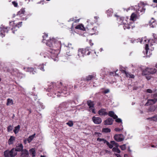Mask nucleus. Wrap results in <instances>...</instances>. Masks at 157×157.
Listing matches in <instances>:
<instances>
[{"label":"nucleus","instance_id":"f257e3e1","mask_svg":"<svg viewBox=\"0 0 157 157\" xmlns=\"http://www.w3.org/2000/svg\"><path fill=\"white\" fill-rule=\"evenodd\" d=\"M59 53V50L57 49L50 48V56H51V59L54 61H57L58 58L57 56Z\"/></svg>","mask_w":157,"mask_h":157},{"label":"nucleus","instance_id":"f03ea898","mask_svg":"<svg viewBox=\"0 0 157 157\" xmlns=\"http://www.w3.org/2000/svg\"><path fill=\"white\" fill-rule=\"evenodd\" d=\"M17 154L15 148H13L10 151L6 150L4 152V156L5 157H14Z\"/></svg>","mask_w":157,"mask_h":157},{"label":"nucleus","instance_id":"7ed1b4c3","mask_svg":"<svg viewBox=\"0 0 157 157\" xmlns=\"http://www.w3.org/2000/svg\"><path fill=\"white\" fill-rule=\"evenodd\" d=\"M157 70L154 68H147L143 72V74L144 75L147 74H153L156 72Z\"/></svg>","mask_w":157,"mask_h":157},{"label":"nucleus","instance_id":"20e7f679","mask_svg":"<svg viewBox=\"0 0 157 157\" xmlns=\"http://www.w3.org/2000/svg\"><path fill=\"white\" fill-rule=\"evenodd\" d=\"M86 49H79L78 50V57H83L85 55H86Z\"/></svg>","mask_w":157,"mask_h":157},{"label":"nucleus","instance_id":"39448f33","mask_svg":"<svg viewBox=\"0 0 157 157\" xmlns=\"http://www.w3.org/2000/svg\"><path fill=\"white\" fill-rule=\"evenodd\" d=\"M115 140L117 142H121L124 140L123 136L121 134L119 135H115L114 137Z\"/></svg>","mask_w":157,"mask_h":157},{"label":"nucleus","instance_id":"423d86ee","mask_svg":"<svg viewBox=\"0 0 157 157\" xmlns=\"http://www.w3.org/2000/svg\"><path fill=\"white\" fill-rule=\"evenodd\" d=\"M92 120L94 123L96 124H99L102 122L101 119L99 117L94 116L92 117Z\"/></svg>","mask_w":157,"mask_h":157},{"label":"nucleus","instance_id":"0eeeda50","mask_svg":"<svg viewBox=\"0 0 157 157\" xmlns=\"http://www.w3.org/2000/svg\"><path fill=\"white\" fill-rule=\"evenodd\" d=\"M48 36V34H45L43 36V39L42 40V42L44 43H45L48 46L49 45V40Z\"/></svg>","mask_w":157,"mask_h":157},{"label":"nucleus","instance_id":"6e6552de","mask_svg":"<svg viewBox=\"0 0 157 157\" xmlns=\"http://www.w3.org/2000/svg\"><path fill=\"white\" fill-rule=\"evenodd\" d=\"M68 103L66 102H63L60 104L59 107V110H61V111H63L64 109L66 108L67 106Z\"/></svg>","mask_w":157,"mask_h":157},{"label":"nucleus","instance_id":"1a4fd4ad","mask_svg":"<svg viewBox=\"0 0 157 157\" xmlns=\"http://www.w3.org/2000/svg\"><path fill=\"white\" fill-rule=\"evenodd\" d=\"M29 156V153L28 150L26 149H23L21 154V157H28Z\"/></svg>","mask_w":157,"mask_h":157},{"label":"nucleus","instance_id":"9d476101","mask_svg":"<svg viewBox=\"0 0 157 157\" xmlns=\"http://www.w3.org/2000/svg\"><path fill=\"white\" fill-rule=\"evenodd\" d=\"M57 42V41L54 38L50 39V47L56 46V44Z\"/></svg>","mask_w":157,"mask_h":157},{"label":"nucleus","instance_id":"9b49d317","mask_svg":"<svg viewBox=\"0 0 157 157\" xmlns=\"http://www.w3.org/2000/svg\"><path fill=\"white\" fill-rule=\"evenodd\" d=\"M113 121L111 118H109L104 121V124L105 125H111L113 124Z\"/></svg>","mask_w":157,"mask_h":157},{"label":"nucleus","instance_id":"f8f14e48","mask_svg":"<svg viewBox=\"0 0 157 157\" xmlns=\"http://www.w3.org/2000/svg\"><path fill=\"white\" fill-rule=\"evenodd\" d=\"M23 146L22 144H18L16 146V148H15L16 152L21 151L23 149Z\"/></svg>","mask_w":157,"mask_h":157},{"label":"nucleus","instance_id":"ddd939ff","mask_svg":"<svg viewBox=\"0 0 157 157\" xmlns=\"http://www.w3.org/2000/svg\"><path fill=\"white\" fill-rule=\"evenodd\" d=\"M157 101V99L154 98L153 99H149L146 104V105H149L155 104Z\"/></svg>","mask_w":157,"mask_h":157},{"label":"nucleus","instance_id":"4468645a","mask_svg":"<svg viewBox=\"0 0 157 157\" xmlns=\"http://www.w3.org/2000/svg\"><path fill=\"white\" fill-rule=\"evenodd\" d=\"M98 113L101 116L105 115L108 114L105 111V110L104 109L100 110L98 112Z\"/></svg>","mask_w":157,"mask_h":157},{"label":"nucleus","instance_id":"2eb2a0df","mask_svg":"<svg viewBox=\"0 0 157 157\" xmlns=\"http://www.w3.org/2000/svg\"><path fill=\"white\" fill-rule=\"evenodd\" d=\"M96 75L95 74H93L92 75H89L86 77V80L87 81L90 80L93 78H95Z\"/></svg>","mask_w":157,"mask_h":157},{"label":"nucleus","instance_id":"dca6fc26","mask_svg":"<svg viewBox=\"0 0 157 157\" xmlns=\"http://www.w3.org/2000/svg\"><path fill=\"white\" fill-rule=\"evenodd\" d=\"M109 116L112 117L113 119H116L117 118V116L115 114L114 112L113 111H110L108 113Z\"/></svg>","mask_w":157,"mask_h":157},{"label":"nucleus","instance_id":"f3484780","mask_svg":"<svg viewBox=\"0 0 157 157\" xmlns=\"http://www.w3.org/2000/svg\"><path fill=\"white\" fill-rule=\"evenodd\" d=\"M87 104L90 108V110L91 109V108L94 107V104L93 102L91 100H88L87 101Z\"/></svg>","mask_w":157,"mask_h":157},{"label":"nucleus","instance_id":"a211bd4d","mask_svg":"<svg viewBox=\"0 0 157 157\" xmlns=\"http://www.w3.org/2000/svg\"><path fill=\"white\" fill-rule=\"evenodd\" d=\"M149 25L152 28H154L155 26V23L153 18H152L151 20L149 22Z\"/></svg>","mask_w":157,"mask_h":157},{"label":"nucleus","instance_id":"6ab92c4d","mask_svg":"<svg viewBox=\"0 0 157 157\" xmlns=\"http://www.w3.org/2000/svg\"><path fill=\"white\" fill-rule=\"evenodd\" d=\"M25 10L24 8H22L20 11L17 13V15H19L20 16H22L25 13Z\"/></svg>","mask_w":157,"mask_h":157},{"label":"nucleus","instance_id":"aec40b11","mask_svg":"<svg viewBox=\"0 0 157 157\" xmlns=\"http://www.w3.org/2000/svg\"><path fill=\"white\" fill-rule=\"evenodd\" d=\"M137 18V15L134 13H133L131 15L130 20L133 21H136Z\"/></svg>","mask_w":157,"mask_h":157},{"label":"nucleus","instance_id":"412c9836","mask_svg":"<svg viewBox=\"0 0 157 157\" xmlns=\"http://www.w3.org/2000/svg\"><path fill=\"white\" fill-rule=\"evenodd\" d=\"M145 10V9L144 8V7H143L141 8H140L138 9V13L139 14L141 13V14H142L144 13Z\"/></svg>","mask_w":157,"mask_h":157},{"label":"nucleus","instance_id":"4be33fe9","mask_svg":"<svg viewBox=\"0 0 157 157\" xmlns=\"http://www.w3.org/2000/svg\"><path fill=\"white\" fill-rule=\"evenodd\" d=\"M15 140V137L11 136L8 141V143L9 145L12 144L13 143V141Z\"/></svg>","mask_w":157,"mask_h":157},{"label":"nucleus","instance_id":"5701e85b","mask_svg":"<svg viewBox=\"0 0 157 157\" xmlns=\"http://www.w3.org/2000/svg\"><path fill=\"white\" fill-rule=\"evenodd\" d=\"M30 154L33 157H34L36 155V151L34 148H32L29 151Z\"/></svg>","mask_w":157,"mask_h":157},{"label":"nucleus","instance_id":"b1692460","mask_svg":"<svg viewBox=\"0 0 157 157\" xmlns=\"http://www.w3.org/2000/svg\"><path fill=\"white\" fill-rule=\"evenodd\" d=\"M75 28L77 29H79L82 30H85V28L82 25H77L75 27Z\"/></svg>","mask_w":157,"mask_h":157},{"label":"nucleus","instance_id":"393cba45","mask_svg":"<svg viewBox=\"0 0 157 157\" xmlns=\"http://www.w3.org/2000/svg\"><path fill=\"white\" fill-rule=\"evenodd\" d=\"M153 36L155 40H151V44L152 43H155L156 42H157V36L156 35L155 33H153ZM151 45H152V44H151Z\"/></svg>","mask_w":157,"mask_h":157},{"label":"nucleus","instance_id":"a878e982","mask_svg":"<svg viewBox=\"0 0 157 157\" xmlns=\"http://www.w3.org/2000/svg\"><path fill=\"white\" fill-rule=\"evenodd\" d=\"M36 134L34 133L32 135L30 136L28 138L27 141L29 143H30L33 139L34 138Z\"/></svg>","mask_w":157,"mask_h":157},{"label":"nucleus","instance_id":"bb28decb","mask_svg":"<svg viewBox=\"0 0 157 157\" xmlns=\"http://www.w3.org/2000/svg\"><path fill=\"white\" fill-rule=\"evenodd\" d=\"M20 128V125H18L17 126L15 127L14 129L13 130V131L15 134H17L19 131Z\"/></svg>","mask_w":157,"mask_h":157},{"label":"nucleus","instance_id":"cd10ccee","mask_svg":"<svg viewBox=\"0 0 157 157\" xmlns=\"http://www.w3.org/2000/svg\"><path fill=\"white\" fill-rule=\"evenodd\" d=\"M147 119L157 122V115H155L151 117L148 118Z\"/></svg>","mask_w":157,"mask_h":157},{"label":"nucleus","instance_id":"c85d7f7f","mask_svg":"<svg viewBox=\"0 0 157 157\" xmlns=\"http://www.w3.org/2000/svg\"><path fill=\"white\" fill-rule=\"evenodd\" d=\"M7 101V102L6 105H12L13 104V101L12 99H11L10 98H8Z\"/></svg>","mask_w":157,"mask_h":157},{"label":"nucleus","instance_id":"c756f323","mask_svg":"<svg viewBox=\"0 0 157 157\" xmlns=\"http://www.w3.org/2000/svg\"><path fill=\"white\" fill-rule=\"evenodd\" d=\"M106 13L108 16H111L113 13V10L112 9H110L107 11Z\"/></svg>","mask_w":157,"mask_h":157},{"label":"nucleus","instance_id":"7c9ffc66","mask_svg":"<svg viewBox=\"0 0 157 157\" xmlns=\"http://www.w3.org/2000/svg\"><path fill=\"white\" fill-rule=\"evenodd\" d=\"M24 69L25 70L26 72H33V68L31 67H24Z\"/></svg>","mask_w":157,"mask_h":157},{"label":"nucleus","instance_id":"2f4dec72","mask_svg":"<svg viewBox=\"0 0 157 157\" xmlns=\"http://www.w3.org/2000/svg\"><path fill=\"white\" fill-rule=\"evenodd\" d=\"M38 68L44 71V68H46V65L44 64H40L38 66Z\"/></svg>","mask_w":157,"mask_h":157},{"label":"nucleus","instance_id":"473e14b6","mask_svg":"<svg viewBox=\"0 0 157 157\" xmlns=\"http://www.w3.org/2000/svg\"><path fill=\"white\" fill-rule=\"evenodd\" d=\"M97 141H99L100 142H102L104 143H106L107 142V140L104 139H101L99 138H98L97 139Z\"/></svg>","mask_w":157,"mask_h":157},{"label":"nucleus","instance_id":"72a5a7b5","mask_svg":"<svg viewBox=\"0 0 157 157\" xmlns=\"http://www.w3.org/2000/svg\"><path fill=\"white\" fill-rule=\"evenodd\" d=\"M113 151L114 152H116L117 153H120V151L117 147H113L112 149Z\"/></svg>","mask_w":157,"mask_h":157},{"label":"nucleus","instance_id":"f704fd0d","mask_svg":"<svg viewBox=\"0 0 157 157\" xmlns=\"http://www.w3.org/2000/svg\"><path fill=\"white\" fill-rule=\"evenodd\" d=\"M102 131L105 132H109L111 131V130L108 128H103L102 129Z\"/></svg>","mask_w":157,"mask_h":157},{"label":"nucleus","instance_id":"c9c22d12","mask_svg":"<svg viewBox=\"0 0 157 157\" xmlns=\"http://www.w3.org/2000/svg\"><path fill=\"white\" fill-rule=\"evenodd\" d=\"M110 143L111 144H113V146H115L117 147H118L119 146L118 144L117 143H116L114 141H111Z\"/></svg>","mask_w":157,"mask_h":157},{"label":"nucleus","instance_id":"e433bc0d","mask_svg":"<svg viewBox=\"0 0 157 157\" xmlns=\"http://www.w3.org/2000/svg\"><path fill=\"white\" fill-rule=\"evenodd\" d=\"M123 28L124 30H125L126 29H129L130 28V27L128 24H126L124 25Z\"/></svg>","mask_w":157,"mask_h":157},{"label":"nucleus","instance_id":"4c0bfd02","mask_svg":"<svg viewBox=\"0 0 157 157\" xmlns=\"http://www.w3.org/2000/svg\"><path fill=\"white\" fill-rule=\"evenodd\" d=\"M106 144L109 146L110 148H112L113 147V144H110L107 141L106 143Z\"/></svg>","mask_w":157,"mask_h":157},{"label":"nucleus","instance_id":"58836bf2","mask_svg":"<svg viewBox=\"0 0 157 157\" xmlns=\"http://www.w3.org/2000/svg\"><path fill=\"white\" fill-rule=\"evenodd\" d=\"M66 124L70 127H72L73 125V123L72 121H69L66 123Z\"/></svg>","mask_w":157,"mask_h":157},{"label":"nucleus","instance_id":"ea45409f","mask_svg":"<svg viewBox=\"0 0 157 157\" xmlns=\"http://www.w3.org/2000/svg\"><path fill=\"white\" fill-rule=\"evenodd\" d=\"M146 41V37H144L141 38V40L140 41L141 43H144Z\"/></svg>","mask_w":157,"mask_h":157},{"label":"nucleus","instance_id":"a19ab883","mask_svg":"<svg viewBox=\"0 0 157 157\" xmlns=\"http://www.w3.org/2000/svg\"><path fill=\"white\" fill-rule=\"evenodd\" d=\"M155 109V106H151L149 109V111L151 112L154 111Z\"/></svg>","mask_w":157,"mask_h":157},{"label":"nucleus","instance_id":"79ce46f5","mask_svg":"<svg viewBox=\"0 0 157 157\" xmlns=\"http://www.w3.org/2000/svg\"><path fill=\"white\" fill-rule=\"evenodd\" d=\"M110 92V90L109 89H107L103 91H101V92L102 93L106 94L109 93Z\"/></svg>","mask_w":157,"mask_h":157},{"label":"nucleus","instance_id":"37998d69","mask_svg":"<svg viewBox=\"0 0 157 157\" xmlns=\"http://www.w3.org/2000/svg\"><path fill=\"white\" fill-rule=\"evenodd\" d=\"M120 148L122 150H124L126 149V145L125 144H123L120 146Z\"/></svg>","mask_w":157,"mask_h":157},{"label":"nucleus","instance_id":"c03bdc74","mask_svg":"<svg viewBox=\"0 0 157 157\" xmlns=\"http://www.w3.org/2000/svg\"><path fill=\"white\" fill-rule=\"evenodd\" d=\"M96 29H97L96 27H94V28H93V29H92L91 31H93V33H91L92 35H93V34L95 33L96 32Z\"/></svg>","mask_w":157,"mask_h":157},{"label":"nucleus","instance_id":"a18cd8bd","mask_svg":"<svg viewBox=\"0 0 157 157\" xmlns=\"http://www.w3.org/2000/svg\"><path fill=\"white\" fill-rule=\"evenodd\" d=\"M13 129V127L11 125H9L7 127V130L8 132H10L12 131Z\"/></svg>","mask_w":157,"mask_h":157},{"label":"nucleus","instance_id":"49530a36","mask_svg":"<svg viewBox=\"0 0 157 157\" xmlns=\"http://www.w3.org/2000/svg\"><path fill=\"white\" fill-rule=\"evenodd\" d=\"M115 121L118 123H121V124H122V120L120 118H117L116 119Z\"/></svg>","mask_w":157,"mask_h":157},{"label":"nucleus","instance_id":"de8ad7c7","mask_svg":"<svg viewBox=\"0 0 157 157\" xmlns=\"http://www.w3.org/2000/svg\"><path fill=\"white\" fill-rule=\"evenodd\" d=\"M65 46L67 47H68L69 48H73V47H72V44L70 43H68L66 45H65Z\"/></svg>","mask_w":157,"mask_h":157},{"label":"nucleus","instance_id":"09e8293b","mask_svg":"<svg viewBox=\"0 0 157 157\" xmlns=\"http://www.w3.org/2000/svg\"><path fill=\"white\" fill-rule=\"evenodd\" d=\"M8 27H6L5 28H3L2 30H3V31L4 32L6 33H8Z\"/></svg>","mask_w":157,"mask_h":157},{"label":"nucleus","instance_id":"8fccbe9b","mask_svg":"<svg viewBox=\"0 0 157 157\" xmlns=\"http://www.w3.org/2000/svg\"><path fill=\"white\" fill-rule=\"evenodd\" d=\"M12 3L15 7H17L18 6V4L15 1L12 2Z\"/></svg>","mask_w":157,"mask_h":157},{"label":"nucleus","instance_id":"3c124183","mask_svg":"<svg viewBox=\"0 0 157 157\" xmlns=\"http://www.w3.org/2000/svg\"><path fill=\"white\" fill-rule=\"evenodd\" d=\"M123 129V128H115V130L116 132H120Z\"/></svg>","mask_w":157,"mask_h":157},{"label":"nucleus","instance_id":"603ef678","mask_svg":"<svg viewBox=\"0 0 157 157\" xmlns=\"http://www.w3.org/2000/svg\"><path fill=\"white\" fill-rule=\"evenodd\" d=\"M145 48L146 52V53L147 54V50L149 49L148 45L147 44H146Z\"/></svg>","mask_w":157,"mask_h":157},{"label":"nucleus","instance_id":"864d4df0","mask_svg":"<svg viewBox=\"0 0 157 157\" xmlns=\"http://www.w3.org/2000/svg\"><path fill=\"white\" fill-rule=\"evenodd\" d=\"M85 49H86V55H89L90 54V52L89 51V49L88 48H85Z\"/></svg>","mask_w":157,"mask_h":157},{"label":"nucleus","instance_id":"5fc2aeb1","mask_svg":"<svg viewBox=\"0 0 157 157\" xmlns=\"http://www.w3.org/2000/svg\"><path fill=\"white\" fill-rule=\"evenodd\" d=\"M22 22H19L16 25V26H18V27L19 28L20 27H21V25H22Z\"/></svg>","mask_w":157,"mask_h":157},{"label":"nucleus","instance_id":"6e6d98bb","mask_svg":"<svg viewBox=\"0 0 157 157\" xmlns=\"http://www.w3.org/2000/svg\"><path fill=\"white\" fill-rule=\"evenodd\" d=\"M147 93H151L152 92V91L150 89H148L147 90Z\"/></svg>","mask_w":157,"mask_h":157},{"label":"nucleus","instance_id":"4d7b16f0","mask_svg":"<svg viewBox=\"0 0 157 157\" xmlns=\"http://www.w3.org/2000/svg\"><path fill=\"white\" fill-rule=\"evenodd\" d=\"M125 74L126 75V76L127 77H129L130 74V73H128L127 72H126V73H125Z\"/></svg>","mask_w":157,"mask_h":157},{"label":"nucleus","instance_id":"13d9d810","mask_svg":"<svg viewBox=\"0 0 157 157\" xmlns=\"http://www.w3.org/2000/svg\"><path fill=\"white\" fill-rule=\"evenodd\" d=\"M91 110H92V112L94 114H95L96 113L95 110L94 109H93V108H91Z\"/></svg>","mask_w":157,"mask_h":157},{"label":"nucleus","instance_id":"bf43d9fd","mask_svg":"<svg viewBox=\"0 0 157 157\" xmlns=\"http://www.w3.org/2000/svg\"><path fill=\"white\" fill-rule=\"evenodd\" d=\"M129 78H134V75L132 74H130Z\"/></svg>","mask_w":157,"mask_h":157},{"label":"nucleus","instance_id":"052dcab7","mask_svg":"<svg viewBox=\"0 0 157 157\" xmlns=\"http://www.w3.org/2000/svg\"><path fill=\"white\" fill-rule=\"evenodd\" d=\"M52 86L51 87V88H50V89H52V87L54 88V86L55 85V83H52Z\"/></svg>","mask_w":157,"mask_h":157},{"label":"nucleus","instance_id":"680f3d73","mask_svg":"<svg viewBox=\"0 0 157 157\" xmlns=\"http://www.w3.org/2000/svg\"><path fill=\"white\" fill-rule=\"evenodd\" d=\"M121 71V72L122 73H124L125 74V73H126V72H127L125 71L124 70H120Z\"/></svg>","mask_w":157,"mask_h":157},{"label":"nucleus","instance_id":"e2e57ef3","mask_svg":"<svg viewBox=\"0 0 157 157\" xmlns=\"http://www.w3.org/2000/svg\"><path fill=\"white\" fill-rule=\"evenodd\" d=\"M115 155L117 157H121L120 155L118 154H115Z\"/></svg>","mask_w":157,"mask_h":157},{"label":"nucleus","instance_id":"0e129e2a","mask_svg":"<svg viewBox=\"0 0 157 157\" xmlns=\"http://www.w3.org/2000/svg\"><path fill=\"white\" fill-rule=\"evenodd\" d=\"M61 92H62V93H63L64 94H66V90H62Z\"/></svg>","mask_w":157,"mask_h":157},{"label":"nucleus","instance_id":"69168bd1","mask_svg":"<svg viewBox=\"0 0 157 157\" xmlns=\"http://www.w3.org/2000/svg\"><path fill=\"white\" fill-rule=\"evenodd\" d=\"M152 147H157V145L155 146L154 145H152L151 146Z\"/></svg>","mask_w":157,"mask_h":157},{"label":"nucleus","instance_id":"338daca9","mask_svg":"<svg viewBox=\"0 0 157 157\" xmlns=\"http://www.w3.org/2000/svg\"><path fill=\"white\" fill-rule=\"evenodd\" d=\"M79 21V19H78V20H75V22H78Z\"/></svg>","mask_w":157,"mask_h":157},{"label":"nucleus","instance_id":"774afa93","mask_svg":"<svg viewBox=\"0 0 157 157\" xmlns=\"http://www.w3.org/2000/svg\"><path fill=\"white\" fill-rule=\"evenodd\" d=\"M74 20V18H71V19H70V20H69V21H73Z\"/></svg>","mask_w":157,"mask_h":157}]
</instances>
